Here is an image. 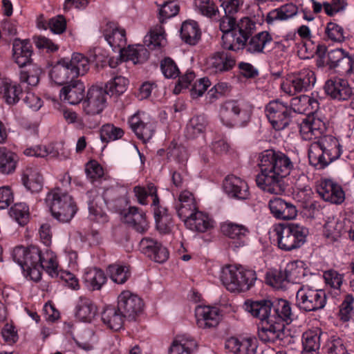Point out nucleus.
<instances>
[{
    "mask_svg": "<svg viewBox=\"0 0 354 354\" xmlns=\"http://www.w3.org/2000/svg\"><path fill=\"white\" fill-rule=\"evenodd\" d=\"M324 90L328 96L338 101L348 100L354 94L348 82L339 77L328 80L324 84Z\"/></svg>",
    "mask_w": 354,
    "mask_h": 354,
    "instance_id": "obj_15",
    "label": "nucleus"
},
{
    "mask_svg": "<svg viewBox=\"0 0 354 354\" xmlns=\"http://www.w3.org/2000/svg\"><path fill=\"white\" fill-rule=\"evenodd\" d=\"M179 12V6L175 1L165 3L160 9V21L163 22L165 19L176 16Z\"/></svg>",
    "mask_w": 354,
    "mask_h": 354,
    "instance_id": "obj_64",
    "label": "nucleus"
},
{
    "mask_svg": "<svg viewBox=\"0 0 354 354\" xmlns=\"http://www.w3.org/2000/svg\"><path fill=\"white\" fill-rule=\"evenodd\" d=\"M221 228L225 236L236 240L239 245L245 243L250 233L246 225L233 222H225L221 225Z\"/></svg>",
    "mask_w": 354,
    "mask_h": 354,
    "instance_id": "obj_34",
    "label": "nucleus"
},
{
    "mask_svg": "<svg viewBox=\"0 0 354 354\" xmlns=\"http://www.w3.org/2000/svg\"><path fill=\"white\" fill-rule=\"evenodd\" d=\"M72 69L66 62V59H63L53 67L50 75L51 79L57 84H68L69 82L74 80L76 77L72 74Z\"/></svg>",
    "mask_w": 354,
    "mask_h": 354,
    "instance_id": "obj_33",
    "label": "nucleus"
},
{
    "mask_svg": "<svg viewBox=\"0 0 354 354\" xmlns=\"http://www.w3.org/2000/svg\"><path fill=\"white\" fill-rule=\"evenodd\" d=\"M292 316L290 304L288 301L281 299L272 301L270 322L276 323L285 322L289 324L292 320Z\"/></svg>",
    "mask_w": 354,
    "mask_h": 354,
    "instance_id": "obj_31",
    "label": "nucleus"
},
{
    "mask_svg": "<svg viewBox=\"0 0 354 354\" xmlns=\"http://www.w3.org/2000/svg\"><path fill=\"white\" fill-rule=\"evenodd\" d=\"M325 349L326 354H348L344 341L336 336L327 341Z\"/></svg>",
    "mask_w": 354,
    "mask_h": 354,
    "instance_id": "obj_58",
    "label": "nucleus"
},
{
    "mask_svg": "<svg viewBox=\"0 0 354 354\" xmlns=\"http://www.w3.org/2000/svg\"><path fill=\"white\" fill-rule=\"evenodd\" d=\"M96 59L95 55H91L89 57L84 55L75 53L72 55L70 60L66 59V62L72 69V74H75L76 78L80 75H84L89 70V63Z\"/></svg>",
    "mask_w": 354,
    "mask_h": 354,
    "instance_id": "obj_35",
    "label": "nucleus"
},
{
    "mask_svg": "<svg viewBox=\"0 0 354 354\" xmlns=\"http://www.w3.org/2000/svg\"><path fill=\"white\" fill-rule=\"evenodd\" d=\"M299 131L304 140L320 139L326 130L325 122L319 118L308 117L300 124Z\"/></svg>",
    "mask_w": 354,
    "mask_h": 354,
    "instance_id": "obj_19",
    "label": "nucleus"
},
{
    "mask_svg": "<svg viewBox=\"0 0 354 354\" xmlns=\"http://www.w3.org/2000/svg\"><path fill=\"white\" fill-rule=\"evenodd\" d=\"M327 57V64L330 68H336L340 65L346 66V72L354 73V59L342 48L330 50Z\"/></svg>",
    "mask_w": 354,
    "mask_h": 354,
    "instance_id": "obj_32",
    "label": "nucleus"
},
{
    "mask_svg": "<svg viewBox=\"0 0 354 354\" xmlns=\"http://www.w3.org/2000/svg\"><path fill=\"white\" fill-rule=\"evenodd\" d=\"M140 250L155 262L162 263L169 256L167 248L151 238H143L139 244Z\"/></svg>",
    "mask_w": 354,
    "mask_h": 354,
    "instance_id": "obj_16",
    "label": "nucleus"
},
{
    "mask_svg": "<svg viewBox=\"0 0 354 354\" xmlns=\"http://www.w3.org/2000/svg\"><path fill=\"white\" fill-rule=\"evenodd\" d=\"M124 316L118 309V307L106 306L102 312L101 319L103 324L109 329L118 330L122 327Z\"/></svg>",
    "mask_w": 354,
    "mask_h": 354,
    "instance_id": "obj_36",
    "label": "nucleus"
},
{
    "mask_svg": "<svg viewBox=\"0 0 354 354\" xmlns=\"http://www.w3.org/2000/svg\"><path fill=\"white\" fill-rule=\"evenodd\" d=\"M223 189L231 198L246 200L249 198V187L245 181L235 176H227L223 181Z\"/></svg>",
    "mask_w": 354,
    "mask_h": 354,
    "instance_id": "obj_21",
    "label": "nucleus"
},
{
    "mask_svg": "<svg viewBox=\"0 0 354 354\" xmlns=\"http://www.w3.org/2000/svg\"><path fill=\"white\" fill-rule=\"evenodd\" d=\"M107 272L111 279L118 284L124 283L131 276L129 267L120 264L109 266Z\"/></svg>",
    "mask_w": 354,
    "mask_h": 354,
    "instance_id": "obj_52",
    "label": "nucleus"
},
{
    "mask_svg": "<svg viewBox=\"0 0 354 354\" xmlns=\"http://www.w3.org/2000/svg\"><path fill=\"white\" fill-rule=\"evenodd\" d=\"M145 43L149 49L153 50L166 44L165 32L161 27L150 32L149 37H145Z\"/></svg>",
    "mask_w": 354,
    "mask_h": 354,
    "instance_id": "obj_56",
    "label": "nucleus"
},
{
    "mask_svg": "<svg viewBox=\"0 0 354 354\" xmlns=\"http://www.w3.org/2000/svg\"><path fill=\"white\" fill-rule=\"evenodd\" d=\"M84 89V83L75 79L62 88L60 97L71 104H77L83 100Z\"/></svg>",
    "mask_w": 354,
    "mask_h": 354,
    "instance_id": "obj_29",
    "label": "nucleus"
},
{
    "mask_svg": "<svg viewBox=\"0 0 354 354\" xmlns=\"http://www.w3.org/2000/svg\"><path fill=\"white\" fill-rule=\"evenodd\" d=\"M45 201L53 218L61 223L70 222L77 211L73 198L60 187L50 190Z\"/></svg>",
    "mask_w": 354,
    "mask_h": 354,
    "instance_id": "obj_5",
    "label": "nucleus"
},
{
    "mask_svg": "<svg viewBox=\"0 0 354 354\" xmlns=\"http://www.w3.org/2000/svg\"><path fill=\"white\" fill-rule=\"evenodd\" d=\"M208 124L205 115H196L190 119L186 127L185 136L188 139H195L202 135Z\"/></svg>",
    "mask_w": 354,
    "mask_h": 354,
    "instance_id": "obj_44",
    "label": "nucleus"
},
{
    "mask_svg": "<svg viewBox=\"0 0 354 354\" xmlns=\"http://www.w3.org/2000/svg\"><path fill=\"white\" fill-rule=\"evenodd\" d=\"M315 82V73L309 68H303L284 80L281 84V88L289 95H295L308 91L313 87Z\"/></svg>",
    "mask_w": 354,
    "mask_h": 354,
    "instance_id": "obj_9",
    "label": "nucleus"
},
{
    "mask_svg": "<svg viewBox=\"0 0 354 354\" xmlns=\"http://www.w3.org/2000/svg\"><path fill=\"white\" fill-rule=\"evenodd\" d=\"M272 301L270 300L252 301L247 300L244 303V308L254 317L259 319L262 322H270Z\"/></svg>",
    "mask_w": 354,
    "mask_h": 354,
    "instance_id": "obj_26",
    "label": "nucleus"
},
{
    "mask_svg": "<svg viewBox=\"0 0 354 354\" xmlns=\"http://www.w3.org/2000/svg\"><path fill=\"white\" fill-rule=\"evenodd\" d=\"M107 95V91L102 87L90 88L86 99L82 102V108L85 113L88 115L100 113L106 106Z\"/></svg>",
    "mask_w": 354,
    "mask_h": 354,
    "instance_id": "obj_14",
    "label": "nucleus"
},
{
    "mask_svg": "<svg viewBox=\"0 0 354 354\" xmlns=\"http://www.w3.org/2000/svg\"><path fill=\"white\" fill-rule=\"evenodd\" d=\"M198 12L208 18H214L218 15L219 10L213 0H199L196 1Z\"/></svg>",
    "mask_w": 354,
    "mask_h": 354,
    "instance_id": "obj_59",
    "label": "nucleus"
},
{
    "mask_svg": "<svg viewBox=\"0 0 354 354\" xmlns=\"http://www.w3.org/2000/svg\"><path fill=\"white\" fill-rule=\"evenodd\" d=\"M240 37L241 42L236 44L234 48L232 50L236 51L244 49L245 52L251 55H259L265 53V50L270 46L272 41V37L268 31H261L254 35L255 24L251 20L248 25L243 24Z\"/></svg>",
    "mask_w": 354,
    "mask_h": 354,
    "instance_id": "obj_7",
    "label": "nucleus"
},
{
    "mask_svg": "<svg viewBox=\"0 0 354 354\" xmlns=\"http://www.w3.org/2000/svg\"><path fill=\"white\" fill-rule=\"evenodd\" d=\"M354 297L352 295L348 294L345 296L339 309L340 319L344 322L348 321L353 313Z\"/></svg>",
    "mask_w": 354,
    "mask_h": 354,
    "instance_id": "obj_62",
    "label": "nucleus"
},
{
    "mask_svg": "<svg viewBox=\"0 0 354 354\" xmlns=\"http://www.w3.org/2000/svg\"><path fill=\"white\" fill-rule=\"evenodd\" d=\"M322 333L317 330H308L303 335V351L301 354H317L320 348Z\"/></svg>",
    "mask_w": 354,
    "mask_h": 354,
    "instance_id": "obj_45",
    "label": "nucleus"
},
{
    "mask_svg": "<svg viewBox=\"0 0 354 354\" xmlns=\"http://www.w3.org/2000/svg\"><path fill=\"white\" fill-rule=\"evenodd\" d=\"M17 156L6 148H0V172L10 174L15 171Z\"/></svg>",
    "mask_w": 354,
    "mask_h": 354,
    "instance_id": "obj_48",
    "label": "nucleus"
},
{
    "mask_svg": "<svg viewBox=\"0 0 354 354\" xmlns=\"http://www.w3.org/2000/svg\"><path fill=\"white\" fill-rule=\"evenodd\" d=\"M9 214L21 226L25 225L29 220V208L24 203L15 204Z\"/></svg>",
    "mask_w": 354,
    "mask_h": 354,
    "instance_id": "obj_54",
    "label": "nucleus"
},
{
    "mask_svg": "<svg viewBox=\"0 0 354 354\" xmlns=\"http://www.w3.org/2000/svg\"><path fill=\"white\" fill-rule=\"evenodd\" d=\"M220 279L230 292H245L250 290L257 280V274L252 270L242 266H226L221 270Z\"/></svg>",
    "mask_w": 354,
    "mask_h": 354,
    "instance_id": "obj_6",
    "label": "nucleus"
},
{
    "mask_svg": "<svg viewBox=\"0 0 354 354\" xmlns=\"http://www.w3.org/2000/svg\"><path fill=\"white\" fill-rule=\"evenodd\" d=\"M251 20L248 17L241 19L236 28V19L233 16L224 15L220 19L219 27L223 35L221 37L222 46L223 48L232 50L234 48L236 44H240L241 40L240 39L242 35V26L245 23L249 24Z\"/></svg>",
    "mask_w": 354,
    "mask_h": 354,
    "instance_id": "obj_10",
    "label": "nucleus"
},
{
    "mask_svg": "<svg viewBox=\"0 0 354 354\" xmlns=\"http://www.w3.org/2000/svg\"><path fill=\"white\" fill-rule=\"evenodd\" d=\"M101 138L102 140L109 142L121 138L124 135V131L113 124H105L101 129Z\"/></svg>",
    "mask_w": 354,
    "mask_h": 354,
    "instance_id": "obj_61",
    "label": "nucleus"
},
{
    "mask_svg": "<svg viewBox=\"0 0 354 354\" xmlns=\"http://www.w3.org/2000/svg\"><path fill=\"white\" fill-rule=\"evenodd\" d=\"M266 116L277 131L286 128L290 121L292 109L279 100L270 102L266 107Z\"/></svg>",
    "mask_w": 354,
    "mask_h": 354,
    "instance_id": "obj_11",
    "label": "nucleus"
},
{
    "mask_svg": "<svg viewBox=\"0 0 354 354\" xmlns=\"http://www.w3.org/2000/svg\"><path fill=\"white\" fill-rule=\"evenodd\" d=\"M235 64V58L225 51L216 52L207 60V69L214 73L230 71Z\"/></svg>",
    "mask_w": 354,
    "mask_h": 354,
    "instance_id": "obj_20",
    "label": "nucleus"
},
{
    "mask_svg": "<svg viewBox=\"0 0 354 354\" xmlns=\"http://www.w3.org/2000/svg\"><path fill=\"white\" fill-rule=\"evenodd\" d=\"M258 337L265 343L283 340L285 337L284 324L270 321L262 322V326L258 330Z\"/></svg>",
    "mask_w": 354,
    "mask_h": 354,
    "instance_id": "obj_23",
    "label": "nucleus"
},
{
    "mask_svg": "<svg viewBox=\"0 0 354 354\" xmlns=\"http://www.w3.org/2000/svg\"><path fill=\"white\" fill-rule=\"evenodd\" d=\"M97 313V308L88 298L80 297L76 306L75 316L82 322H91Z\"/></svg>",
    "mask_w": 354,
    "mask_h": 354,
    "instance_id": "obj_41",
    "label": "nucleus"
},
{
    "mask_svg": "<svg viewBox=\"0 0 354 354\" xmlns=\"http://www.w3.org/2000/svg\"><path fill=\"white\" fill-rule=\"evenodd\" d=\"M196 323L199 328H207L215 327L220 319L218 310L209 306H198L196 309Z\"/></svg>",
    "mask_w": 354,
    "mask_h": 354,
    "instance_id": "obj_30",
    "label": "nucleus"
},
{
    "mask_svg": "<svg viewBox=\"0 0 354 354\" xmlns=\"http://www.w3.org/2000/svg\"><path fill=\"white\" fill-rule=\"evenodd\" d=\"M104 36L113 50L120 51L126 46V31L113 22L106 24Z\"/></svg>",
    "mask_w": 354,
    "mask_h": 354,
    "instance_id": "obj_25",
    "label": "nucleus"
},
{
    "mask_svg": "<svg viewBox=\"0 0 354 354\" xmlns=\"http://www.w3.org/2000/svg\"><path fill=\"white\" fill-rule=\"evenodd\" d=\"M124 222L133 227L137 232L142 233L148 228L145 214L138 207H131L124 214Z\"/></svg>",
    "mask_w": 354,
    "mask_h": 354,
    "instance_id": "obj_37",
    "label": "nucleus"
},
{
    "mask_svg": "<svg viewBox=\"0 0 354 354\" xmlns=\"http://www.w3.org/2000/svg\"><path fill=\"white\" fill-rule=\"evenodd\" d=\"M129 124L138 138L142 140L144 142L149 141L154 134V122L149 120L145 121V119L141 118L138 113L130 118Z\"/></svg>",
    "mask_w": 354,
    "mask_h": 354,
    "instance_id": "obj_22",
    "label": "nucleus"
},
{
    "mask_svg": "<svg viewBox=\"0 0 354 354\" xmlns=\"http://www.w3.org/2000/svg\"><path fill=\"white\" fill-rule=\"evenodd\" d=\"M0 92L6 104L14 105L19 102L22 88L19 85L2 80H0Z\"/></svg>",
    "mask_w": 354,
    "mask_h": 354,
    "instance_id": "obj_46",
    "label": "nucleus"
},
{
    "mask_svg": "<svg viewBox=\"0 0 354 354\" xmlns=\"http://www.w3.org/2000/svg\"><path fill=\"white\" fill-rule=\"evenodd\" d=\"M42 70L37 65H32L27 71L22 70L20 72V81L26 83L31 86H35L39 82V76Z\"/></svg>",
    "mask_w": 354,
    "mask_h": 354,
    "instance_id": "obj_55",
    "label": "nucleus"
},
{
    "mask_svg": "<svg viewBox=\"0 0 354 354\" xmlns=\"http://www.w3.org/2000/svg\"><path fill=\"white\" fill-rule=\"evenodd\" d=\"M297 12V8L292 3H287L278 9L270 11L266 18L268 24H272L276 20H286Z\"/></svg>",
    "mask_w": 354,
    "mask_h": 354,
    "instance_id": "obj_50",
    "label": "nucleus"
},
{
    "mask_svg": "<svg viewBox=\"0 0 354 354\" xmlns=\"http://www.w3.org/2000/svg\"><path fill=\"white\" fill-rule=\"evenodd\" d=\"M83 280L91 290H99L106 283V277L102 270L93 268L85 271Z\"/></svg>",
    "mask_w": 354,
    "mask_h": 354,
    "instance_id": "obj_42",
    "label": "nucleus"
},
{
    "mask_svg": "<svg viewBox=\"0 0 354 354\" xmlns=\"http://www.w3.org/2000/svg\"><path fill=\"white\" fill-rule=\"evenodd\" d=\"M220 118L227 127H233L236 124H244L250 118V113L243 108V105L236 100H227L220 109Z\"/></svg>",
    "mask_w": 354,
    "mask_h": 354,
    "instance_id": "obj_12",
    "label": "nucleus"
},
{
    "mask_svg": "<svg viewBox=\"0 0 354 354\" xmlns=\"http://www.w3.org/2000/svg\"><path fill=\"white\" fill-rule=\"evenodd\" d=\"M174 207L177 215L184 222L189 218L196 211L197 207L193 194L188 191L182 192Z\"/></svg>",
    "mask_w": 354,
    "mask_h": 354,
    "instance_id": "obj_24",
    "label": "nucleus"
},
{
    "mask_svg": "<svg viewBox=\"0 0 354 354\" xmlns=\"http://www.w3.org/2000/svg\"><path fill=\"white\" fill-rule=\"evenodd\" d=\"M184 223L187 227L198 232H205L213 227V221L208 215L198 210Z\"/></svg>",
    "mask_w": 354,
    "mask_h": 354,
    "instance_id": "obj_38",
    "label": "nucleus"
},
{
    "mask_svg": "<svg viewBox=\"0 0 354 354\" xmlns=\"http://www.w3.org/2000/svg\"><path fill=\"white\" fill-rule=\"evenodd\" d=\"M22 182L32 193L40 192L43 187V177L37 168L27 167L23 172Z\"/></svg>",
    "mask_w": 354,
    "mask_h": 354,
    "instance_id": "obj_39",
    "label": "nucleus"
},
{
    "mask_svg": "<svg viewBox=\"0 0 354 354\" xmlns=\"http://www.w3.org/2000/svg\"><path fill=\"white\" fill-rule=\"evenodd\" d=\"M268 207L272 216L279 220H292L297 216L296 206L291 202L279 197L270 199L268 202Z\"/></svg>",
    "mask_w": 354,
    "mask_h": 354,
    "instance_id": "obj_18",
    "label": "nucleus"
},
{
    "mask_svg": "<svg viewBox=\"0 0 354 354\" xmlns=\"http://www.w3.org/2000/svg\"><path fill=\"white\" fill-rule=\"evenodd\" d=\"M12 259L21 268L24 275L34 281H39L41 271L46 270L50 276L58 274V262L56 255L50 250L42 252L38 247L30 245L16 247L12 251Z\"/></svg>",
    "mask_w": 354,
    "mask_h": 354,
    "instance_id": "obj_2",
    "label": "nucleus"
},
{
    "mask_svg": "<svg viewBox=\"0 0 354 354\" xmlns=\"http://www.w3.org/2000/svg\"><path fill=\"white\" fill-rule=\"evenodd\" d=\"M260 173L256 176V183L263 191L281 194L284 192L283 178L294 169V164L285 153L267 149L259 155Z\"/></svg>",
    "mask_w": 354,
    "mask_h": 354,
    "instance_id": "obj_1",
    "label": "nucleus"
},
{
    "mask_svg": "<svg viewBox=\"0 0 354 354\" xmlns=\"http://www.w3.org/2000/svg\"><path fill=\"white\" fill-rule=\"evenodd\" d=\"M278 247L283 251L301 248L306 241L308 229L297 223H279L273 227Z\"/></svg>",
    "mask_w": 354,
    "mask_h": 354,
    "instance_id": "obj_4",
    "label": "nucleus"
},
{
    "mask_svg": "<svg viewBox=\"0 0 354 354\" xmlns=\"http://www.w3.org/2000/svg\"><path fill=\"white\" fill-rule=\"evenodd\" d=\"M144 306L143 300L138 295L129 290L122 291L118 297L119 311L129 320H134L141 314Z\"/></svg>",
    "mask_w": 354,
    "mask_h": 354,
    "instance_id": "obj_13",
    "label": "nucleus"
},
{
    "mask_svg": "<svg viewBox=\"0 0 354 354\" xmlns=\"http://www.w3.org/2000/svg\"><path fill=\"white\" fill-rule=\"evenodd\" d=\"M318 194L326 201L341 204L344 201L345 194L342 187L332 180H322L317 185Z\"/></svg>",
    "mask_w": 354,
    "mask_h": 354,
    "instance_id": "obj_17",
    "label": "nucleus"
},
{
    "mask_svg": "<svg viewBox=\"0 0 354 354\" xmlns=\"http://www.w3.org/2000/svg\"><path fill=\"white\" fill-rule=\"evenodd\" d=\"M194 339L189 337L178 336L169 348V354H190L196 348Z\"/></svg>",
    "mask_w": 354,
    "mask_h": 354,
    "instance_id": "obj_47",
    "label": "nucleus"
},
{
    "mask_svg": "<svg viewBox=\"0 0 354 354\" xmlns=\"http://www.w3.org/2000/svg\"><path fill=\"white\" fill-rule=\"evenodd\" d=\"M289 282L300 283L301 280L306 275V270L303 261H292L288 263L286 268Z\"/></svg>",
    "mask_w": 354,
    "mask_h": 354,
    "instance_id": "obj_53",
    "label": "nucleus"
},
{
    "mask_svg": "<svg viewBox=\"0 0 354 354\" xmlns=\"http://www.w3.org/2000/svg\"><path fill=\"white\" fill-rule=\"evenodd\" d=\"M225 347L235 354H255L257 341L253 337L238 339L232 337L227 339Z\"/></svg>",
    "mask_w": 354,
    "mask_h": 354,
    "instance_id": "obj_27",
    "label": "nucleus"
},
{
    "mask_svg": "<svg viewBox=\"0 0 354 354\" xmlns=\"http://www.w3.org/2000/svg\"><path fill=\"white\" fill-rule=\"evenodd\" d=\"M201 30L194 21H186L183 23L180 29L181 39L189 45H196L201 39Z\"/></svg>",
    "mask_w": 354,
    "mask_h": 354,
    "instance_id": "obj_43",
    "label": "nucleus"
},
{
    "mask_svg": "<svg viewBox=\"0 0 354 354\" xmlns=\"http://www.w3.org/2000/svg\"><path fill=\"white\" fill-rule=\"evenodd\" d=\"M325 32L328 37L334 41L342 42L344 41L345 37L344 29L335 23H328Z\"/></svg>",
    "mask_w": 354,
    "mask_h": 354,
    "instance_id": "obj_63",
    "label": "nucleus"
},
{
    "mask_svg": "<svg viewBox=\"0 0 354 354\" xmlns=\"http://www.w3.org/2000/svg\"><path fill=\"white\" fill-rule=\"evenodd\" d=\"M344 230L343 222L335 217H329L324 225V235L332 242L337 241Z\"/></svg>",
    "mask_w": 354,
    "mask_h": 354,
    "instance_id": "obj_51",
    "label": "nucleus"
},
{
    "mask_svg": "<svg viewBox=\"0 0 354 354\" xmlns=\"http://www.w3.org/2000/svg\"><path fill=\"white\" fill-rule=\"evenodd\" d=\"M326 304V294L322 289L301 286L297 292L296 306L302 311H317L324 308Z\"/></svg>",
    "mask_w": 354,
    "mask_h": 354,
    "instance_id": "obj_8",
    "label": "nucleus"
},
{
    "mask_svg": "<svg viewBox=\"0 0 354 354\" xmlns=\"http://www.w3.org/2000/svg\"><path fill=\"white\" fill-rule=\"evenodd\" d=\"M32 46L29 41L15 39L12 43V59L19 66L24 67L31 62Z\"/></svg>",
    "mask_w": 354,
    "mask_h": 354,
    "instance_id": "obj_28",
    "label": "nucleus"
},
{
    "mask_svg": "<svg viewBox=\"0 0 354 354\" xmlns=\"http://www.w3.org/2000/svg\"><path fill=\"white\" fill-rule=\"evenodd\" d=\"M342 152L339 140L331 135H326L310 144L308 158L311 165L322 169L338 159Z\"/></svg>",
    "mask_w": 354,
    "mask_h": 354,
    "instance_id": "obj_3",
    "label": "nucleus"
},
{
    "mask_svg": "<svg viewBox=\"0 0 354 354\" xmlns=\"http://www.w3.org/2000/svg\"><path fill=\"white\" fill-rule=\"evenodd\" d=\"M267 282L276 289H283L286 288L289 282L285 269L283 270H275L267 277Z\"/></svg>",
    "mask_w": 354,
    "mask_h": 354,
    "instance_id": "obj_60",
    "label": "nucleus"
},
{
    "mask_svg": "<svg viewBox=\"0 0 354 354\" xmlns=\"http://www.w3.org/2000/svg\"><path fill=\"white\" fill-rule=\"evenodd\" d=\"M119 52L122 59L131 60L134 64L145 62L149 56L148 50L142 45L129 46L127 48L123 47Z\"/></svg>",
    "mask_w": 354,
    "mask_h": 354,
    "instance_id": "obj_40",
    "label": "nucleus"
},
{
    "mask_svg": "<svg viewBox=\"0 0 354 354\" xmlns=\"http://www.w3.org/2000/svg\"><path fill=\"white\" fill-rule=\"evenodd\" d=\"M129 81L127 78L117 75L111 80L106 84L105 90L107 91L108 95H121L127 90Z\"/></svg>",
    "mask_w": 354,
    "mask_h": 354,
    "instance_id": "obj_57",
    "label": "nucleus"
},
{
    "mask_svg": "<svg viewBox=\"0 0 354 354\" xmlns=\"http://www.w3.org/2000/svg\"><path fill=\"white\" fill-rule=\"evenodd\" d=\"M149 194H151L153 200L151 206L153 207L156 225L158 228H161L165 222L167 221L169 219L167 209L160 205V200L157 194V189H155L152 186H151V188H149Z\"/></svg>",
    "mask_w": 354,
    "mask_h": 354,
    "instance_id": "obj_49",
    "label": "nucleus"
}]
</instances>
